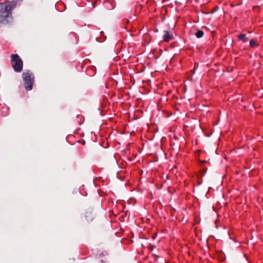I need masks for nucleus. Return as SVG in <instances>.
I'll use <instances>...</instances> for the list:
<instances>
[{"instance_id":"obj_1","label":"nucleus","mask_w":263,"mask_h":263,"mask_svg":"<svg viewBox=\"0 0 263 263\" xmlns=\"http://www.w3.org/2000/svg\"><path fill=\"white\" fill-rule=\"evenodd\" d=\"M16 6V2L8 1L0 3V22H8L6 19L12 15V10Z\"/></svg>"},{"instance_id":"obj_2","label":"nucleus","mask_w":263,"mask_h":263,"mask_svg":"<svg viewBox=\"0 0 263 263\" xmlns=\"http://www.w3.org/2000/svg\"><path fill=\"white\" fill-rule=\"evenodd\" d=\"M22 77L25 89L31 90L34 82V77L31 71L28 70L22 73Z\"/></svg>"},{"instance_id":"obj_3","label":"nucleus","mask_w":263,"mask_h":263,"mask_svg":"<svg viewBox=\"0 0 263 263\" xmlns=\"http://www.w3.org/2000/svg\"><path fill=\"white\" fill-rule=\"evenodd\" d=\"M11 63L12 68L16 72H21L23 70V61L17 54L11 55Z\"/></svg>"},{"instance_id":"obj_4","label":"nucleus","mask_w":263,"mask_h":263,"mask_svg":"<svg viewBox=\"0 0 263 263\" xmlns=\"http://www.w3.org/2000/svg\"><path fill=\"white\" fill-rule=\"evenodd\" d=\"M173 34L170 31L165 30L164 31V34L163 35V41L165 42H168L170 40L173 39Z\"/></svg>"},{"instance_id":"obj_5","label":"nucleus","mask_w":263,"mask_h":263,"mask_svg":"<svg viewBox=\"0 0 263 263\" xmlns=\"http://www.w3.org/2000/svg\"><path fill=\"white\" fill-rule=\"evenodd\" d=\"M85 218L87 222H90L94 219V214L91 211H86L85 213Z\"/></svg>"},{"instance_id":"obj_6","label":"nucleus","mask_w":263,"mask_h":263,"mask_svg":"<svg viewBox=\"0 0 263 263\" xmlns=\"http://www.w3.org/2000/svg\"><path fill=\"white\" fill-rule=\"evenodd\" d=\"M86 72L88 75L93 76L96 74V68L93 66H91L87 68Z\"/></svg>"},{"instance_id":"obj_7","label":"nucleus","mask_w":263,"mask_h":263,"mask_svg":"<svg viewBox=\"0 0 263 263\" xmlns=\"http://www.w3.org/2000/svg\"><path fill=\"white\" fill-rule=\"evenodd\" d=\"M238 38L239 40L242 41L243 43L247 42L248 40L246 34L240 33L238 35Z\"/></svg>"},{"instance_id":"obj_8","label":"nucleus","mask_w":263,"mask_h":263,"mask_svg":"<svg viewBox=\"0 0 263 263\" xmlns=\"http://www.w3.org/2000/svg\"><path fill=\"white\" fill-rule=\"evenodd\" d=\"M76 120H77V122L78 123V124L81 125L83 123V122L84 121V118L81 115H77V117H76Z\"/></svg>"},{"instance_id":"obj_9","label":"nucleus","mask_w":263,"mask_h":263,"mask_svg":"<svg viewBox=\"0 0 263 263\" xmlns=\"http://www.w3.org/2000/svg\"><path fill=\"white\" fill-rule=\"evenodd\" d=\"M204 32L203 31L200 30H197V31L195 33V35L197 38H201L203 36Z\"/></svg>"},{"instance_id":"obj_10","label":"nucleus","mask_w":263,"mask_h":263,"mask_svg":"<svg viewBox=\"0 0 263 263\" xmlns=\"http://www.w3.org/2000/svg\"><path fill=\"white\" fill-rule=\"evenodd\" d=\"M250 46L251 47H255V46H258V44H257L256 41L254 39H251L250 41Z\"/></svg>"},{"instance_id":"obj_11","label":"nucleus","mask_w":263,"mask_h":263,"mask_svg":"<svg viewBox=\"0 0 263 263\" xmlns=\"http://www.w3.org/2000/svg\"><path fill=\"white\" fill-rule=\"evenodd\" d=\"M70 34H71V35H73V36H74L76 38H77V37H78V36H77V34L76 33H74V32H71V33H70Z\"/></svg>"},{"instance_id":"obj_12","label":"nucleus","mask_w":263,"mask_h":263,"mask_svg":"<svg viewBox=\"0 0 263 263\" xmlns=\"http://www.w3.org/2000/svg\"><path fill=\"white\" fill-rule=\"evenodd\" d=\"M78 142H81V143L82 144H83V145H84V144H85V141H84V140H82V141H81V140H80V141H78Z\"/></svg>"},{"instance_id":"obj_13","label":"nucleus","mask_w":263,"mask_h":263,"mask_svg":"<svg viewBox=\"0 0 263 263\" xmlns=\"http://www.w3.org/2000/svg\"><path fill=\"white\" fill-rule=\"evenodd\" d=\"M156 237V235H153L152 236V238H153V239H155Z\"/></svg>"},{"instance_id":"obj_14","label":"nucleus","mask_w":263,"mask_h":263,"mask_svg":"<svg viewBox=\"0 0 263 263\" xmlns=\"http://www.w3.org/2000/svg\"><path fill=\"white\" fill-rule=\"evenodd\" d=\"M100 262H101V263H105V261H104V260H103L101 259V260H100Z\"/></svg>"},{"instance_id":"obj_15","label":"nucleus","mask_w":263,"mask_h":263,"mask_svg":"<svg viewBox=\"0 0 263 263\" xmlns=\"http://www.w3.org/2000/svg\"><path fill=\"white\" fill-rule=\"evenodd\" d=\"M92 5L93 7H95V5H94L93 3H92Z\"/></svg>"},{"instance_id":"obj_16","label":"nucleus","mask_w":263,"mask_h":263,"mask_svg":"<svg viewBox=\"0 0 263 263\" xmlns=\"http://www.w3.org/2000/svg\"><path fill=\"white\" fill-rule=\"evenodd\" d=\"M153 248H154V246H152V248H151V249L152 250L153 249Z\"/></svg>"},{"instance_id":"obj_17","label":"nucleus","mask_w":263,"mask_h":263,"mask_svg":"<svg viewBox=\"0 0 263 263\" xmlns=\"http://www.w3.org/2000/svg\"><path fill=\"white\" fill-rule=\"evenodd\" d=\"M153 248H154V246H152V248H151V249L152 250L153 249Z\"/></svg>"}]
</instances>
